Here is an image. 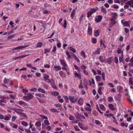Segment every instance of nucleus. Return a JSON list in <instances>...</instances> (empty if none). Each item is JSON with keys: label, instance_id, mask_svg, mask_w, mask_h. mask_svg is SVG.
<instances>
[{"label": "nucleus", "instance_id": "4", "mask_svg": "<svg viewBox=\"0 0 133 133\" xmlns=\"http://www.w3.org/2000/svg\"><path fill=\"white\" fill-rule=\"evenodd\" d=\"M88 34L90 36H91L92 35V28L90 25H88Z\"/></svg>", "mask_w": 133, "mask_h": 133}, {"label": "nucleus", "instance_id": "58", "mask_svg": "<svg viewBox=\"0 0 133 133\" xmlns=\"http://www.w3.org/2000/svg\"><path fill=\"white\" fill-rule=\"evenodd\" d=\"M84 88V86L82 85V83H80L79 85V88L80 89H83Z\"/></svg>", "mask_w": 133, "mask_h": 133}, {"label": "nucleus", "instance_id": "10", "mask_svg": "<svg viewBox=\"0 0 133 133\" xmlns=\"http://www.w3.org/2000/svg\"><path fill=\"white\" fill-rule=\"evenodd\" d=\"M71 54L72 56L75 60H77L78 62H79L80 61L79 59L76 56V55L72 52H71Z\"/></svg>", "mask_w": 133, "mask_h": 133}, {"label": "nucleus", "instance_id": "1", "mask_svg": "<svg viewBox=\"0 0 133 133\" xmlns=\"http://www.w3.org/2000/svg\"><path fill=\"white\" fill-rule=\"evenodd\" d=\"M69 98L70 101V102L72 103H75L78 100L77 98L74 96H69Z\"/></svg>", "mask_w": 133, "mask_h": 133}, {"label": "nucleus", "instance_id": "22", "mask_svg": "<svg viewBox=\"0 0 133 133\" xmlns=\"http://www.w3.org/2000/svg\"><path fill=\"white\" fill-rule=\"evenodd\" d=\"M99 106L100 109L102 110L105 111V110L106 108L103 104H100Z\"/></svg>", "mask_w": 133, "mask_h": 133}, {"label": "nucleus", "instance_id": "62", "mask_svg": "<svg viewBox=\"0 0 133 133\" xmlns=\"http://www.w3.org/2000/svg\"><path fill=\"white\" fill-rule=\"evenodd\" d=\"M22 91L26 94L28 92V91L25 89H23L22 90Z\"/></svg>", "mask_w": 133, "mask_h": 133}, {"label": "nucleus", "instance_id": "2", "mask_svg": "<svg viewBox=\"0 0 133 133\" xmlns=\"http://www.w3.org/2000/svg\"><path fill=\"white\" fill-rule=\"evenodd\" d=\"M116 19V17L115 16H113L110 19V21L111 22L109 24L110 27L112 28L113 26L116 24V22L115 21V20Z\"/></svg>", "mask_w": 133, "mask_h": 133}, {"label": "nucleus", "instance_id": "52", "mask_svg": "<svg viewBox=\"0 0 133 133\" xmlns=\"http://www.w3.org/2000/svg\"><path fill=\"white\" fill-rule=\"evenodd\" d=\"M91 107H86L85 108V110L88 111H90V113H91V111L92 109L90 108Z\"/></svg>", "mask_w": 133, "mask_h": 133}, {"label": "nucleus", "instance_id": "64", "mask_svg": "<svg viewBox=\"0 0 133 133\" xmlns=\"http://www.w3.org/2000/svg\"><path fill=\"white\" fill-rule=\"evenodd\" d=\"M113 7L115 9H117L119 8V6L117 4H114L113 5Z\"/></svg>", "mask_w": 133, "mask_h": 133}, {"label": "nucleus", "instance_id": "32", "mask_svg": "<svg viewBox=\"0 0 133 133\" xmlns=\"http://www.w3.org/2000/svg\"><path fill=\"white\" fill-rule=\"evenodd\" d=\"M111 58H112L111 57H110L108 58H107V62L109 64H111L112 63V61L111 60Z\"/></svg>", "mask_w": 133, "mask_h": 133}, {"label": "nucleus", "instance_id": "21", "mask_svg": "<svg viewBox=\"0 0 133 133\" xmlns=\"http://www.w3.org/2000/svg\"><path fill=\"white\" fill-rule=\"evenodd\" d=\"M51 93L52 95L55 96H57L59 94V93L56 91L52 92Z\"/></svg>", "mask_w": 133, "mask_h": 133}, {"label": "nucleus", "instance_id": "12", "mask_svg": "<svg viewBox=\"0 0 133 133\" xmlns=\"http://www.w3.org/2000/svg\"><path fill=\"white\" fill-rule=\"evenodd\" d=\"M125 4L129 5L131 7L133 8V0L129 1L125 3Z\"/></svg>", "mask_w": 133, "mask_h": 133}, {"label": "nucleus", "instance_id": "35", "mask_svg": "<svg viewBox=\"0 0 133 133\" xmlns=\"http://www.w3.org/2000/svg\"><path fill=\"white\" fill-rule=\"evenodd\" d=\"M81 55L84 58H85L86 57L85 53L83 51H81Z\"/></svg>", "mask_w": 133, "mask_h": 133}, {"label": "nucleus", "instance_id": "43", "mask_svg": "<svg viewBox=\"0 0 133 133\" xmlns=\"http://www.w3.org/2000/svg\"><path fill=\"white\" fill-rule=\"evenodd\" d=\"M19 114L22 116L23 117H24V118H26V115L22 112H19Z\"/></svg>", "mask_w": 133, "mask_h": 133}, {"label": "nucleus", "instance_id": "60", "mask_svg": "<svg viewBox=\"0 0 133 133\" xmlns=\"http://www.w3.org/2000/svg\"><path fill=\"white\" fill-rule=\"evenodd\" d=\"M83 73L84 74H85L86 75H88V72L87 71L85 70H84L83 71Z\"/></svg>", "mask_w": 133, "mask_h": 133}, {"label": "nucleus", "instance_id": "3", "mask_svg": "<svg viewBox=\"0 0 133 133\" xmlns=\"http://www.w3.org/2000/svg\"><path fill=\"white\" fill-rule=\"evenodd\" d=\"M33 96L31 94H29L27 96H25L23 97V98L25 99L30 100L33 98Z\"/></svg>", "mask_w": 133, "mask_h": 133}, {"label": "nucleus", "instance_id": "63", "mask_svg": "<svg viewBox=\"0 0 133 133\" xmlns=\"http://www.w3.org/2000/svg\"><path fill=\"white\" fill-rule=\"evenodd\" d=\"M43 86L46 89H48V86L46 84L44 83L43 84Z\"/></svg>", "mask_w": 133, "mask_h": 133}, {"label": "nucleus", "instance_id": "45", "mask_svg": "<svg viewBox=\"0 0 133 133\" xmlns=\"http://www.w3.org/2000/svg\"><path fill=\"white\" fill-rule=\"evenodd\" d=\"M102 88L101 87H99L98 90V93L99 95H102Z\"/></svg>", "mask_w": 133, "mask_h": 133}, {"label": "nucleus", "instance_id": "54", "mask_svg": "<svg viewBox=\"0 0 133 133\" xmlns=\"http://www.w3.org/2000/svg\"><path fill=\"white\" fill-rule=\"evenodd\" d=\"M119 88V90L118 91L119 92H122V90L123 89V88L121 86H118Z\"/></svg>", "mask_w": 133, "mask_h": 133}, {"label": "nucleus", "instance_id": "23", "mask_svg": "<svg viewBox=\"0 0 133 133\" xmlns=\"http://www.w3.org/2000/svg\"><path fill=\"white\" fill-rule=\"evenodd\" d=\"M91 42L93 44H96L97 42V39L96 38L92 37L91 39Z\"/></svg>", "mask_w": 133, "mask_h": 133}, {"label": "nucleus", "instance_id": "34", "mask_svg": "<svg viewBox=\"0 0 133 133\" xmlns=\"http://www.w3.org/2000/svg\"><path fill=\"white\" fill-rule=\"evenodd\" d=\"M38 91L44 94L45 93V91L43 89H42L41 88H39L38 89Z\"/></svg>", "mask_w": 133, "mask_h": 133}, {"label": "nucleus", "instance_id": "39", "mask_svg": "<svg viewBox=\"0 0 133 133\" xmlns=\"http://www.w3.org/2000/svg\"><path fill=\"white\" fill-rule=\"evenodd\" d=\"M75 118L72 115H71L69 118V119L70 121H73L74 120Z\"/></svg>", "mask_w": 133, "mask_h": 133}, {"label": "nucleus", "instance_id": "36", "mask_svg": "<svg viewBox=\"0 0 133 133\" xmlns=\"http://www.w3.org/2000/svg\"><path fill=\"white\" fill-rule=\"evenodd\" d=\"M50 111H51L52 112H58V111L57 110H56L54 108H52L50 109Z\"/></svg>", "mask_w": 133, "mask_h": 133}, {"label": "nucleus", "instance_id": "37", "mask_svg": "<svg viewBox=\"0 0 133 133\" xmlns=\"http://www.w3.org/2000/svg\"><path fill=\"white\" fill-rule=\"evenodd\" d=\"M44 122L45 125H46L48 126L50 124L49 121L48 119L45 120L44 121Z\"/></svg>", "mask_w": 133, "mask_h": 133}, {"label": "nucleus", "instance_id": "27", "mask_svg": "<svg viewBox=\"0 0 133 133\" xmlns=\"http://www.w3.org/2000/svg\"><path fill=\"white\" fill-rule=\"evenodd\" d=\"M11 126L12 128L16 129L18 127V125H17L15 124L14 123H12L11 124Z\"/></svg>", "mask_w": 133, "mask_h": 133}, {"label": "nucleus", "instance_id": "6", "mask_svg": "<svg viewBox=\"0 0 133 133\" xmlns=\"http://www.w3.org/2000/svg\"><path fill=\"white\" fill-rule=\"evenodd\" d=\"M102 18L103 17L102 16L98 15L97 16V18H95V21L97 23H99L101 21Z\"/></svg>", "mask_w": 133, "mask_h": 133}, {"label": "nucleus", "instance_id": "9", "mask_svg": "<svg viewBox=\"0 0 133 133\" xmlns=\"http://www.w3.org/2000/svg\"><path fill=\"white\" fill-rule=\"evenodd\" d=\"M60 61L61 64L63 65L64 67H66L67 66V65L64 60L61 59Z\"/></svg>", "mask_w": 133, "mask_h": 133}, {"label": "nucleus", "instance_id": "30", "mask_svg": "<svg viewBox=\"0 0 133 133\" xmlns=\"http://www.w3.org/2000/svg\"><path fill=\"white\" fill-rule=\"evenodd\" d=\"M133 77H130L129 79V84L131 85L133 84L132 83V79Z\"/></svg>", "mask_w": 133, "mask_h": 133}, {"label": "nucleus", "instance_id": "57", "mask_svg": "<svg viewBox=\"0 0 133 133\" xmlns=\"http://www.w3.org/2000/svg\"><path fill=\"white\" fill-rule=\"evenodd\" d=\"M73 65L75 69L77 70H78L79 71H80V69L78 68V66L75 64H74Z\"/></svg>", "mask_w": 133, "mask_h": 133}, {"label": "nucleus", "instance_id": "14", "mask_svg": "<svg viewBox=\"0 0 133 133\" xmlns=\"http://www.w3.org/2000/svg\"><path fill=\"white\" fill-rule=\"evenodd\" d=\"M74 75L75 77L76 78H77L79 80L82 79L81 75L80 74H79L77 72H75L74 73Z\"/></svg>", "mask_w": 133, "mask_h": 133}, {"label": "nucleus", "instance_id": "33", "mask_svg": "<svg viewBox=\"0 0 133 133\" xmlns=\"http://www.w3.org/2000/svg\"><path fill=\"white\" fill-rule=\"evenodd\" d=\"M66 54L68 56L67 58L68 59H70L71 58V56L68 51H66Z\"/></svg>", "mask_w": 133, "mask_h": 133}, {"label": "nucleus", "instance_id": "11", "mask_svg": "<svg viewBox=\"0 0 133 133\" xmlns=\"http://www.w3.org/2000/svg\"><path fill=\"white\" fill-rule=\"evenodd\" d=\"M100 48H98L97 50L93 53V55L95 56L96 55L99 54H100Z\"/></svg>", "mask_w": 133, "mask_h": 133}, {"label": "nucleus", "instance_id": "13", "mask_svg": "<svg viewBox=\"0 0 133 133\" xmlns=\"http://www.w3.org/2000/svg\"><path fill=\"white\" fill-rule=\"evenodd\" d=\"M99 59L100 62L102 63L105 62L106 63L107 61L105 62V58L103 56H100L99 57Z\"/></svg>", "mask_w": 133, "mask_h": 133}, {"label": "nucleus", "instance_id": "29", "mask_svg": "<svg viewBox=\"0 0 133 133\" xmlns=\"http://www.w3.org/2000/svg\"><path fill=\"white\" fill-rule=\"evenodd\" d=\"M64 98L65 101L67 103H68L69 102V97H68L66 96H63Z\"/></svg>", "mask_w": 133, "mask_h": 133}, {"label": "nucleus", "instance_id": "26", "mask_svg": "<svg viewBox=\"0 0 133 133\" xmlns=\"http://www.w3.org/2000/svg\"><path fill=\"white\" fill-rule=\"evenodd\" d=\"M43 45V44L42 42H39L36 44V46L37 47L40 48Z\"/></svg>", "mask_w": 133, "mask_h": 133}, {"label": "nucleus", "instance_id": "51", "mask_svg": "<svg viewBox=\"0 0 133 133\" xmlns=\"http://www.w3.org/2000/svg\"><path fill=\"white\" fill-rule=\"evenodd\" d=\"M21 124L25 126H26L28 125V124L26 122H25V121H23L21 122Z\"/></svg>", "mask_w": 133, "mask_h": 133}, {"label": "nucleus", "instance_id": "55", "mask_svg": "<svg viewBox=\"0 0 133 133\" xmlns=\"http://www.w3.org/2000/svg\"><path fill=\"white\" fill-rule=\"evenodd\" d=\"M114 60L116 64H117L118 62V59L117 57H115Z\"/></svg>", "mask_w": 133, "mask_h": 133}, {"label": "nucleus", "instance_id": "47", "mask_svg": "<svg viewBox=\"0 0 133 133\" xmlns=\"http://www.w3.org/2000/svg\"><path fill=\"white\" fill-rule=\"evenodd\" d=\"M35 125L37 126L40 127L41 125V123L40 121H38L35 123Z\"/></svg>", "mask_w": 133, "mask_h": 133}, {"label": "nucleus", "instance_id": "28", "mask_svg": "<svg viewBox=\"0 0 133 133\" xmlns=\"http://www.w3.org/2000/svg\"><path fill=\"white\" fill-rule=\"evenodd\" d=\"M39 103H45V101L44 99H43L41 98H37Z\"/></svg>", "mask_w": 133, "mask_h": 133}, {"label": "nucleus", "instance_id": "16", "mask_svg": "<svg viewBox=\"0 0 133 133\" xmlns=\"http://www.w3.org/2000/svg\"><path fill=\"white\" fill-rule=\"evenodd\" d=\"M108 107L111 110H115L116 109V108L115 106L112 104H109Z\"/></svg>", "mask_w": 133, "mask_h": 133}, {"label": "nucleus", "instance_id": "56", "mask_svg": "<svg viewBox=\"0 0 133 133\" xmlns=\"http://www.w3.org/2000/svg\"><path fill=\"white\" fill-rule=\"evenodd\" d=\"M50 12L46 10H45L43 11V14H49L50 13Z\"/></svg>", "mask_w": 133, "mask_h": 133}, {"label": "nucleus", "instance_id": "50", "mask_svg": "<svg viewBox=\"0 0 133 133\" xmlns=\"http://www.w3.org/2000/svg\"><path fill=\"white\" fill-rule=\"evenodd\" d=\"M9 81V80L8 79H7L6 78H5L4 79L3 81V82L5 84H7L8 83V82Z\"/></svg>", "mask_w": 133, "mask_h": 133}, {"label": "nucleus", "instance_id": "15", "mask_svg": "<svg viewBox=\"0 0 133 133\" xmlns=\"http://www.w3.org/2000/svg\"><path fill=\"white\" fill-rule=\"evenodd\" d=\"M130 21H125L123 23V25L124 26H129L130 25Z\"/></svg>", "mask_w": 133, "mask_h": 133}, {"label": "nucleus", "instance_id": "49", "mask_svg": "<svg viewBox=\"0 0 133 133\" xmlns=\"http://www.w3.org/2000/svg\"><path fill=\"white\" fill-rule=\"evenodd\" d=\"M100 45L102 46L103 45V47L104 48H106L107 47L106 45H105L104 43L102 42V40L101 39L100 41Z\"/></svg>", "mask_w": 133, "mask_h": 133}, {"label": "nucleus", "instance_id": "24", "mask_svg": "<svg viewBox=\"0 0 133 133\" xmlns=\"http://www.w3.org/2000/svg\"><path fill=\"white\" fill-rule=\"evenodd\" d=\"M101 11L103 13L106 14L107 13V11L105 8H103V6L102 7V9L101 10Z\"/></svg>", "mask_w": 133, "mask_h": 133}, {"label": "nucleus", "instance_id": "48", "mask_svg": "<svg viewBox=\"0 0 133 133\" xmlns=\"http://www.w3.org/2000/svg\"><path fill=\"white\" fill-rule=\"evenodd\" d=\"M90 11L93 14L96 12V9L95 8H91Z\"/></svg>", "mask_w": 133, "mask_h": 133}, {"label": "nucleus", "instance_id": "31", "mask_svg": "<svg viewBox=\"0 0 133 133\" xmlns=\"http://www.w3.org/2000/svg\"><path fill=\"white\" fill-rule=\"evenodd\" d=\"M108 102H111L113 101H114V100L113 97L111 96H109L108 97Z\"/></svg>", "mask_w": 133, "mask_h": 133}, {"label": "nucleus", "instance_id": "18", "mask_svg": "<svg viewBox=\"0 0 133 133\" xmlns=\"http://www.w3.org/2000/svg\"><path fill=\"white\" fill-rule=\"evenodd\" d=\"M59 74L62 77H65L66 76L65 73L63 71H61L59 72Z\"/></svg>", "mask_w": 133, "mask_h": 133}, {"label": "nucleus", "instance_id": "59", "mask_svg": "<svg viewBox=\"0 0 133 133\" xmlns=\"http://www.w3.org/2000/svg\"><path fill=\"white\" fill-rule=\"evenodd\" d=\"M123 57H119V63H120L122 62V60H123Z\"/></svg>", "mask_w": 133, "mask_h": 133}, {"label": "nucleus", "instance_id": "38", "mask_svg": "<svg viewBox=\"0 0 133 133\" xmlns=\"http://www.w3.org/2000/svg\"><path fill=\"white\" fill-rule=\"evenodd\" d=\"M96 79V81H100L101 80V77L99 75L96 76L95 77Z\"/></svg>", "mask_w": 133, "mask_h": 133}, {"label": "nucleus", "instance_id": "42", "mask_svg": "<svg viewBox=\"0 0 133 133\" xmlns=\"http://www.w3.org/2000/svg\"><path fill=\"white\" fill-rule=\"evenodd\" d=\"M88 84V83L86 81H84V85L85 86V88L87 90L88 89V86L87 85Z\"/></svg>", "mask_w": 133, "mask_h": 133}, {"label": "nucleus", "instance_id": "25", "mask_svg": "<svg viewBox=\"0 0 133 133\" xmlns=\"http://www.w3.org/2000/svg\"><path fill=\"white\" fill-rule=\"evenodd\" d=\"M54 68L57 71L60 70L61 69V67L59 66L55 65Z\"/></svg>", "mask_w": 133, "mask_h": 133}, {"label": "nucleus", "instance_id": "20", "mask_svg": "<svg viewBox=\"0 0 133 133\" xmlns=\"http://www.w3.org/2000/svg\"><path fill=\"white\" fill-rule=\"evenodd\" d=\"M108 127L109 129H110L111 130H113L114 131L118 132H119V130L118 129L116 128H115L111 126H109Z\"/></svg>", "mask_w": 133, "mask_h": 133}, {"label": "nucleus", "instance_id": "41", "mask_svg": "<svg viewBox=\"0 0 133 133\" xmlns=\"http://www.w3.org/2000/svg\"><path fill=\"white\" fill-rule=\"evenodd\" d=\"M92 13L90 11H89L87 13V17L89 18L90 17L92 14Z\"/></svg>", "mask_w": 133, "mask_h": 133}, {"label": "nucleus", "instance_id": "40", "mask_svg": "<svg viewBox=\"0 0 133 133\" xmlns=\"http://www.w3.org/2000/svg\"><path fill=\"white\" fill-rule=\"evenodd\" d=\"M70 50L73 53H75L76 52V51L73 47L70 46L69 48Z\"/></svg>", "mask_w": 133, "mask_h": 133}, {"label": "nucleus", "instance_id": "5", "mask_svg": "<svg viewBox=\"0 0 133 133\" xmlns=\"http://www.w3.org/2000/svg\"><path fill=\"white\" fill-rule=\"evenodd\" d=\"M28 46V45H22L21 46H19L17 47H16L12 49L13 50H18V49H20L23 48H26Z\"/></svg>", "mask_w": 133, "mask_h": 133}, {"label": "nucleus", "instance_id": "61", "mask_svg": "<svg viewBox=\"0 0 133 133\" xmlns=\"http://www.w3.org/2000/svg\"><path fill=\"white\" fill-rule=\"evenodd\" d=\"M15 35H11L9 36L8 37V39H11L12 38H13L14 37Z\"/></svg>", "mask_w": 133, "mask_h": 133}, {"label": "nucleus", "instance_id": "17", "mask_svg": "<svg viewBox=\"0 0 133 133\" xmlns=\"http://www.w3.org/2000/svg\"><path fill=\"white\" fill-rule=\"evenodd\" d=\"M6 103V101L4 99H2L0 100V105L2 106H4L5 104L3 103Z\"/></svg>", "mask_w": 133, "mask_h": 133}, {"label": "nucleus", "instance_id": "8", "mask_svg": "<svg viewBox=\"0 0 133 133\" xmlns=\"http://www.w3.org/2000/svg\"><path fill=\"white\" fill-rule=\"evenodd\" d=\"M84 102L83 99L82 98H80L78 101V104L80 106H82L83 105Z\"/></svg>", "mask_w": 133, "mask_h": 133}, {"label": "nucleus", "instance_id": "44", "mask_svg": "<svg viewBox=\"0 0 133 133\" xmlns=\"http://www.w3.org/2000/svg\"><path fill=\"white\" fill-rule=\"evenodd\" d=\"M36 95L39 97H44V94H40V93L36 94Z\"/></svg>", "mask_w": 133, "mask_h": 133}, {"label": "nucleus", "instance_id": "19", "mask_svg": "<svg viewBox=\"0 0 133 133\" xmlns=\"http://www.w3.org/2000/svg\"><path fill=\"white\" fill-rule=\"evenodd\" d=\"M76 10V8L75 9H74L72 11L71 14V18L72 19H73V18L75 14V11Z\"/></svg>", "mask_w": 133, "mask_h": 133}, {"label": "nucleus", "instance_id": "46", "mask_svg": "<svg viewBox=\"0 0 133 133\" xmlns=\"http://www.w3.org/2000/svg\"><path fill=\"white\" fill-rule=\"evenodd\" d=\"M49 75H46L44 76L43 77L44 78V80L45 81L47 80L49 78Z\"/></svg>", "mask_w": 133, "mask_h": 133}, {"label": "nucleus", "instance_id": "7", "mask_svg": "<svg viewBox=\"0 0 133 133\" xmlns=\"http://www.w3.org/2000/svg\"><path fill=\"white\" fill-rule=\"evenodd\" d=\"M94 35L96 37H97L100 35V30L99 29H97L96 30L94 31Z\"/></svg>", "mask_w": 133, "mask_h": 133}, {"label": "nucleus", "instance_id": "53", "mask_svg": "<svg viewBox=\"0 0 133 133\" xmlns=\"http://www.w3.org/2000/svg\"><path fill=\"white\" fill-rule=\"evenodd\" d=\"M44 54H46L47 52H50V50L49 49H44Z\"/></svg>", "mask_w": 133, "mask_h": 133}]
</instances>
